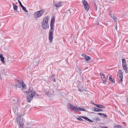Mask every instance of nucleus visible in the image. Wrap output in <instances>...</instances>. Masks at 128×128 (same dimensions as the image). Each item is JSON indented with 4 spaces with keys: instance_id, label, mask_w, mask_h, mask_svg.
<instances>
[{
    "instance_id": "nucleus-1",
    "label": "nucleus",
    "mask_w": 128,
    "mask_h": 128,
    "mask_svg": "<svg viewBox=\"0 0 128 128\" xmlns=\"http://www.w3.org/2000/svg\"><path fill=\"white\" fill-rule=\"evenodd\" d=\"M56 22V18L54 17H52L50 20V30L48 32V40L50 44L54 40V22Z\"/></svg>"
},
{
    "instance_id": "nucleus-2",
    "label": "nucleus",
    "mask_w": 128,
    "mask_h": 128,
    "mask_svg": "<svg viewBox=\"0 0 128 128\" xmlns=\"http://www.w3.org/2000/svg\"><path fill=\"white\" fill-rule=\"evenodd\" d=\"M26 100L28 102H30L32 100H34V96H36V98H38L40 95L37 94L36 91H34L32 89L30 88L28 91L26 92Z\"/></svg>"
},
{
    "instance_id": "nucleus-3",
    "label": "nucleus",
    "mask_w": 128,
    "mask_h": 128,
    "mask_svg": "<svg viewBox=\"0 0 128 128\" xmlns=\"http://www.w3.org/2000/svg\"><path fill=\"white\" fill-rule=\"evenodd\" d=\"M17 82H18V84H16L17 88H22V90H24L26 88V83L22 80V79H18L17 80Z\"/></svg>"
},
{
    "instance_id": "nucleus-4",
    "label": "nucleus",
    "mask_w": 128,
    "mask_h": 128,
    "mask_svg": "<svg viewBox=\"0 0 128 128\" xmlns=\"http://www.w3.org/2000/svg\"><path fill=\"white\" fill-rule=\"evenodd\" d=\"M69 108H70V110H72V112H86V108H84L82 107V108H78V107H76L75 106H74V105H72V104H69Z\"/></svg>"
},
{
    "instance_id": "nucleus-5",
    "label": "nucleus",
    "mask_w": 128,
    "mask_h": 128,
    "mask_svg": "<svg viewBox=\"0 0 128 128\" xmlns=\"http://www.w3.org/2000/svg\"><path fill=\"white\" fill-rule=\"evenodd\" d=\"M48 16H46V18H44L42 22V26L44 30H46V28H48L50 26L48 25Z\"/></svg>"
},
{
    "instance_id": "nucleus-6",
    "label": "nucleus",
    "mask_w": 128,
    "mask_h": 128,
    "mask_svg": "<svg viewBox=\"0 0 128 128\" xmlns=\"http://www.w3.org/2000/svg\"><path fill=\"white\" fill-rule=\"evenodd\" d=\"M44 12H46V10H44V9H42L35 12L34 14V18L36 20L38 18H42V14Z\"/></svg>"
},
{
    "instance_id": "nucleus-7",
    "label": "nucleus",
    "mask_w": 128,
    "mask_h": 128,
    "mask_svg": "<svg viewBox=\"0 0 128 128\" xmlns=\"http://www.w3.org/2000/svg\"><path fill=\"white\" fill-rule=\"evenodd\" d=\"M117 78L119 82L122 83L124 76H123V74H122V70H118Z\"/></svg>"
},
{
    "instance_id": "nucleus-8",
    "label": "nucleus",
    "mask_w": 128,
    "mask_h": 128,
    "mask_svg": "<svg viewBox=\"0 0 128 128\" xmlns=\"http://www.w3.org/2000/svg\"><path fill=\"white\" fill-rule=\"evenodd\" d=\"M122 66L126 74H128V66H126V61L124 58L122 59Z\"/></svg>"
},
{
    "instance_id": "nucleus-9",
    "label": "nucleus",
    "mask_w": 128,
    "mask_h": 128,
    "mask_svg": "<svg viewBox=\"0 0 128 128\" xmlns=\"http://www.w3.org/2000/svg\"><path fill=\"white\" fill-rule=\"evenodd\" d=\"M82 4L84 6L85 10L88 12V10H90V5L88 4V1H86V0H82Z\"/></svg>"
},
{
    "instance_id": "nucleus-10",
    "label": "nucleus",
    "mask_w": 128,
    "mask_h": 128,
    "mask_svg": "<svg viewBox=\"0 0 128 128\" xmlns=\"http://www.w3.org/2000/svg\"><path fill=\"white\" fill-rule=\"evenodd\" d=\"M100 76L103 82V84H106V74L102 72H100Z\"/></svg>"
},
{
    "instance_id": "nucleus-11",
    "label": "nucleus",
    "mask_w": 128,
    "mask_h": 128,
    "mask_svg": "<svg viewBox=\"0 0 128 128\" xmlns=\"http://www.w3.org/2000/svg\"><path fill=\"white\" fill-rule=\"evenodd\" d=\"M17 122H19V128H24V120L22 118H20L18 120V118L16 119Z\"/></svg>"
},
{
    "instance_id": "nucleus-12",
    "label": "nucleus",
    "mask_w": 128,
    "mask_h": 128,
    "mask_svg": "<svg viewBox=\"0 0 128 128\" xmlns=\"http://www.w3.org/2000/svg\"><path fill=\"white\" fill-rule=\"evenodd\" d=\"M82 58H84L86 62H88V60H92V58H90V56H87L86 54H82Z\"/></svg>"
},
{
    "instance_id": "nucleus-13",
    "label": "nucleus",
    "mask_w": 128,
    "mask_h": 128,
    "mask_svg": "<svg viewBox=\"0 0 128 128\" xmlns=\"http://www.w3.org/2000/svg\"><path fill=\"white\" fill-rule=\"evenodd\" d=\"M64 4V2H59L58 3H55L54 4V6L56 8H60V6H62Z\"/></svg>"
},
{
    "instance_id": "nucleus-14",
    "label": "nucleus",
    "mask_w": 128,
    "mask_h": 128,
    "mask_svg": "<svg viewBox=\"0 0 128 128\" xmlns=\"http://www.w3.org/2000/svg\"><path fill=\"white\" fill-rule=\"evenodd\" d=\"M82 118H84V120H87V122H94V121L88 118L86 116H81Z\"/></svg>"
},
{
    "instance_id": "nucleus-15",
    "label": "nucleus",
    "mask_w": 128,
    "mask_h": 128,
    "mask_svg": "<svg viewBox=\"0 0 128 128\" xmlns=\"http://www.w3.org/2000/svg\"><path fill=\"white\" fill-rule=\"evenodd\" d=\"M0 60L3 64H4L6 62L4 61V54H0Z\"/></svg>"
},
{
    "instance_id": "nucleus-16",
    "label": "nucleus",
    "mask_w": 128,
    "mask_h": 128,
    "mask_svg": "<svg viewBox=\"0 0 128 128\" xmlns=\"http://www.w3.org/2000/svg\"><path fill=\"white\" fill-rule=\"evenodd\" d=\"M18 109V104H14L12 107V110H13L14 112H16V110Z\"/></svg>"
},
{
    "instance_id": "nucleus-17",
    "label": "nucleus",
    "mask_w": 128,
    "mask_h": 128,
    "mask_svg": "<svg viewBox=\"0 0 128 128\" xmlns=\"http://www.w3.org/2000/svg\"><path fill=\"white\" fill-rule=\"evenodd\" d=\"M94 106H96V108H106V106H104L102 104H94Z\"/></svg>"
},
{
    "instance_id": "nucleus-18",
    "label": "nucleus",
    "mask_w": 128,
    "mask_h": 128,
    "mask_svg": "<svg viewBox=\"0 0 128 128\" xmlns=\"http://www.w3.org/2000/svg\"><path fill=\"white\" fill-rule=\"evenodd\" d=\"M12 4L13 6V8L15 12H18V6L16 5L14 3L12 2Z\"/></svg>"
},
{
    "instance_id": "nucleus-19",
    "label": "nucleus",
    "mask_w": 128,
    "mask_h": 128,
    "mask_svg": "<svg viewBox=\"0 0 128 128\" xmlns=\"http://www.w3.org/2000/svg\"><path fill=\"white\" fill-rule=\"evenodd\" d=\"M93 110V112H102V110L98 108L94 107Z\"/></svg>"
},
{
    "instance_id": "nucleus-20",
    "label": "nucleus",
    "mask_w": 128,
    "mask_h": 128,
    "mask_svg": "<svg viewBox=\"0 0 128 128\" xmlns=\"http://www.w3.org/2000/svg\"><path fill=\"white\" fill-rule=\"evenodd\" d=\"M110 16L112 17V18L114 20V22L116 24V22H118L116 21V18H117L114 15L112 14H110Z\"/></svg>"
},
{
    "instance_id": "nucleus-21",
    "label": "nucleus",
    "mask_w": 128,
    "mask_h": 128,
    "mask_svg": "<svg viewBox=\"0 0 128 128\" xmlns=\"http://www.w3.org/2000/svg\"><path fill=\"white\" fill-rule=\"evenodd\" d=\"M109 80L111 82H113V84H114L116 82L114 81V79L112 78V75H110L109 76Z\"/></svg>"
},
{
    "instance_id": "nucleus-22",
    "label": "nucleus",
    "mask_w": 128,
    "mask_h": 128,
    "mask_svg": "<svg viewBox=\"0 0 128 128\" xmlns=\"http://www.w3.org/2000/svg\"><path fill=\"white\" fill-rule=\"evenodd\" d=\"M55 75L54 74H52L51 76V78L52 82H56V78H54Z\"/></svg>"
},
{
    "instance_id": "nucleus-23",
    "label": "nucleus",
    "mask_w": 128,
    "mask_h": 128,
    "mask_svg": "<svg viewBox=\"0 0 128 128\" xmlns=\"http://www.w3.org/2000/svg\"><path fill=\"white\" fill-rule=\"evenodd\" d=\"M44 94H45L46 96H50V91L48 90H44Z\"/></svg>"
},
{
    "instance_id": "nucleus-24",
    "label": "nucleus",
    "mask_w": 128,
    "mask_h": 128,
    "mask_svg": "<svg viewBox=\"0 0 128 128\" xmlns=\"http://www.w3.org/2000/svg\"><path fill=\"white\" fill-rule=\"evenodd\" d=\"M21 8L22 9V10H24V12H28V10H26V7H24V5L22 6H21Z\"/></svg>"
},
{
    "instance_id": "nucleus-25",
    "label": "nucleus",
    "mask_w": 128,
    "mask_h": 128,
    "mask_svg": "<svg viewBox=\"0 0 128 128\" xmlns=\"http://www.w3.org/2000/svg\"><path fill=\"white\" fill-rule=\"evenodd\" d=\"M114 128H122V127L120 125H116L114 126Z\"/></svg>"
},
{
    "instance_id": "nucleus-26",
    "label": "nucleus",
    "mask_w": 128,
    "mask_h": 128,
    "mask_svg": "<svg viewBox=\"0 0 128 128\" xmlns=\"http://www.w3.org/2000/svg\"><path fill=\"white\" fill-rule=\"evenodd\" d=\"M12 86L13 88H16V90L18 89V86H16V84H12Z\"/></svg>"
},
{
    "instance_id": "nucleus-27",
    "label": "nucleus",
    "mask_w": 128,
    "mask_h": 128,
    "mask_svg": "<svg viewBox=\"0 0 128 128\" xmlns=\"http://www.w3.org/2000/svg\"><path fill=\"white\" fill-rule=\"evenodd\" d=\"M18 4H19L20 6L22 7V6H24V5H22V2H20V0H18Z\"/></svg>"
},
{
    "instance_id": "nucleus-28",
    "label": "nucleus",
    "mask_w": 128,
    "mask_h": 128,
    "mask_svg": "<svg viewBox=\"0 0 128 128\" xmlns=\"http://www.w3.org/2000/svg\"><path fill=\"white\" fill-rule=\"evenodd\" d=\"M76 120H80V122H83L84 120L80 118H77Z\"/></svg>"
},
{
    "instance_id": "nucleus-29",
    "label": "nucleus",
    "mask_w": 128,
    "mask_h": 128,
    "mask_svg": "<svg viewBox=\"0 0 128 128\" xmlns=\"http://www.w3.org/2000/svg\"><path fill=\"white\" fill-rule=\"evenodd\" d=\"M68 12H69L70 15V14H72V12H70V10H67L66 14H68Z\"/></svg>"
},
{
    "instance_id": "nucleus-30",
    "label": "nucleus",
    "mask_w": 128,
    "mask_h": 128,
    "mask_svg": "<svg viewBox=\"0 0 128 128\" xmlns=\"http://www.w3.org/2000/svg\"><path fill=\"white\" fill-rule=\"evenodd\" d=\"M102 116L104 118H108V115H106V114H103Z\"/></svg>"
},
{
    "instance_id": "nucleus-31",
    "label": "nucleus",
    "mask_w": 128,
    "mask_h": 128,
    "mask_svg": "<svg viewBox=\"0 0 128 128\" xmlns=\"http://www.w3.org/2000/svg\"><path fill=\"white\" fill-rule=\"evenodd\" d=\"M116 30H118V22H116Z\"/></svg>"
},
{
    "instance_id": "nucleus-32",
    "label": "nucleus",
    "mask_w": 128,
    "mask_h": 128,
    "mask_svg": "<svg viewBox=\"0 0 128 128\" xmlns=\"http://www.w3.org/2000/svg\"><path fill=\"white\" fill-rule=\"evenodd\" d=\"M78 92H84V90H80V88H78Z\"/></svg>"
},
{
    "instance_id": "nucleus-33",
    "label": "nucleus",
    "mask_w": 128,
    "mask_h": 128,
    "mask_svg": "<svg viewBox=\"0 0 128 128\" xmlns=\"http://www.w3.org/2000/svg\"><path fill=\"white\" fill-rule=\"evenodd\" d=\"M120 116H124V114H122V113L121 112H120Z\"/></svg>"
},
{
    "instance_id": "nucleus-34",
    "label": "nucleus",
    "mask_w": 128,
    "mask_h": 128,
    "mask_svg": "<svg viewBox=\"0 0 128 128\" xmlns=\"http://www.w3.org/2000/svg\"><path fill=\"white\" fill-rule=\"evenodd\" d=\"M103 114H104L103 113H98V114L99 116H102Z\"/></svg>"
},
{
    "instance_id": "nucleus-35",
    "label": "nucleus",
    "mask_w": 128,
    "mask_h": 128,
    "mask_svg": "<svg viewBox=\"0 0 128 128\" xmlns=\"http://www.w3.org/2000/svg\"><path fill=\"white\" fill-rule=\"evenodd\" d=\"M96 6V9H95V10H98V7Z\"/></svg>"
},
{
    "instance_id": "nucleus-36",
    "label": "nucleus",
    "mask_w": 128,
    "mask_h": 128,
    "mask_svg": "<svg viewBox=\"0 0 128 128\" xmlns=\"http://www.w3.org/2000/svg\"><path fill=\"white\" fill-rule=\"evenodd\" d=\"M126 102H127V104H128V98H126Z\"/></svg>"
},
{
    "instance_id": "nucleus-37",
    "label": "nucleus",
    "mask_w": 128,
    "mask_h": 128,
    "mask_svg": "<svg viewBox=\"0 0 128 128\" xmlns=\"http://www.w3.org/2000/svg\"><path fill=\"white\" fill-rule=\"evenodd\" d=\"M96 24L97 26H98V24H100V22H98Z\"/></svg>"
},
{
    "instance_id": "nucleus-38",
    "label": "nucleus",
    "mask_w": 128,
    "mask_h": 128,
    "mask_svg": "<svg viewBox=\"0 0 128 128\" xmlns=\"http://www.w3.org/2000/svg\"><path fill=\"white\" fill-rule=\"evenodd\" d=\"M0 80H2V76H0Z\"/></svg>"
},
{
    "instance_id": "nucleus-39",
    "label": "nucleus",
    "mask_w": 128,
    "mask_h": 128,
    "mask_svg": "<svg viewBox=\"0 0 128 128\" xmlns=\"http://www.w3.org/2000/svg\"><path fill=\"white\" fill-rule=\"evenodd\" d=\"M102 128H108V126L102 127Z\"/></svg>"
},
{
    "instance_id": "nucleus-40",
    "label": "nucleus",
    "mask_w": 128,
    "mask_h": 128,
    "mask_svg": "<svg viewBox=\"0 0 128 128\" xmlns=\"http://www.w3.org/2000/svg\"><path fill=\"white\" fill-rule=\"evenodd\" d=\"M92 104L94 106V104H94V102H92Z\"/></svg>"
},
{
    "instance_id": "nucleus-41",
    "label": "nucleus",
    "mask_w": 128,
    "mask_h": 128,
    "mask_svg": "<svg viewBox=\"0 0 128 128\" xmlns=\"http://www.w3.org/2000/svg\"><path fill=\"white\" fill-rule=\"evenodd\" d=\"M100 120V119H99L98 118H96V120Z\"/></svg>"
},
{
    "instance_id": "nucleus-42",
    "label": "nucleus",
    "mask_w": 128,
    "mask_h": 128,
    "mask_svg": "<svg viewBox=\"0 0 128 128\" xmlns=\"http://www.w3.org/2000/svg\"><path fill=\"white\" fill-rule=\"evenodd\" d=\"M92 114H94V112H92Z\"/></svg>"
}]
</instances>
